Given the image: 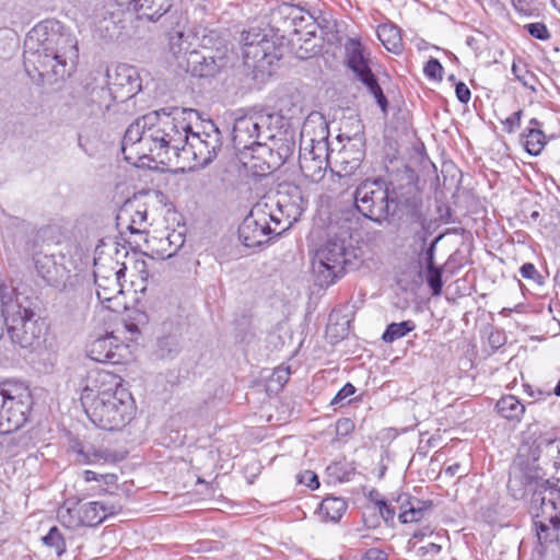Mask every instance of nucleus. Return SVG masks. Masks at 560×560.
<instances>
[{
    "label": "nucleus",
    "instance_id": "nucleus-30",
    "mask_svg": "<svg viewBox=\"0 0 560 560\" xmlns=\"http://www.w3.org/2000/svg\"><path fill=\"white\" fill-rule=\"evenodd\" d=\"M377 36L388 51H400L402 42L398 27L389 24L380 25L377 28Z\"/></svg>",
    "mask_w": 560,
    "mask_h": 560
},
{
    "label": "nucleus",
    "instance_id": "nucleus-48",
    "mask_svg": "<svg viewBox=\"0 0 560 560\" xmlns=\"http://www.w3.org/2000/svg\"><path fill=\"white\" fill-rule=\"evenodd\" d=\"M525 30L535 38L546 40L550 37V33L544 23H529L526 24Z\"/></svg>",
    "mask_w": 560,
    "mask_h": 560
},
{
    "label": "nucleus",
    "instance_id": "nucleus-29",
    "mask_svg": "<svg viewBox=\"0 0 560 560\" xmlns=\"http://www.w3.org/2000/svg\"><path fill=\"white\" fill-rule=\"evenodd\" d=\"M347 510V502L337 497L325 498L319 506V513L327 521L338 522Z\"/></svg>",
    "mask_w": 560,
    "mask_h": 560
},
{
    "label": "nucleus",
    "instance_id": "nucleus-41",
    "mask_svg": "<svg viewBox=\"0 0 560 560\" xmlns=\"http://www.w3.org/2000/svg\"><path fill=\"white\" fill-rule=\"evenodd\" d=\"M42 541L46 547L52 548L58 558L66 552V540L57 526H52L49 532L42 537Z\"/></svg>",
    "mask_w": 560,
    "mask_h": 560
},
{
    "label": "nucleus",
    "instance_id": "nucleus-28",
    "mask_svg": "<svg viewBox=\"0 0 560 560\" xmlns=\"http://www.w3.org/2000/svg\"><path fill=\"white\" fill-rule=\"evenodd\" d=\"M495 409L503 418L517 422L521 421L522 416L525 412V406L513 395L501 397L497 401Z\"/></svg>",
    "mask_w": 560,
    "mask_h": 560
},
{
    "label": "nucleus",
    "instance_id": "nucleus-58",
    "mask_svg": "<svg viewBox=\"0 0 560 560\" xmlns=\"http://www.w3.org/2000/svg\"><path fill=\"white\" fill-rule=\"evenodd\" d=\"M455 93H456L457 100L460 103L467 104L470 101V97H471L470 90L464 82L455 83Z\"/></svg>",
    "mask_w": 560,
    "mask_h": 560
},
{
    "label": "nucleus",
    "instance_id": "nucleus-43",
    "mask_svg": "<svg viewBox=\"0 0 560 560\" xmlns=\"http://www.w3.org/2000/svg\"><path fill=\"white\" fill-rule=\"evenodd\" d=\"M164 15H165L164 23L167 28V33L186 28L188 20H187L185 12L182 9H178V8L173 9V7H172L170 9V11L166 12Z\"/></svg>",
    "mask_w": 560,
    "mask_h": 560
},
{
    "label": "nucleus",
    "instance_id": "nucleus-13",
    "mask_svg": "<svg viewBox=\"0 0 560 560\" xmlns=\"http://www.w3.org/2000/svg\"><path fill=\"white\" fill-rule=\"evenodd\" d=\"M268 205L255 206L249 214L243 220L238 226V238L246 247L260 246L268 242L269 235L276 232V228H271L267 220Z\"/></svg>",
    "mask_w": 560,
    "mask_h": 560
},
{
    "label": "nucleus",
    "instance_id": "nucleus-39",
    "mask_svg": "<svg viewBox=\"0 0 560 560\" xmlns=\"http://www.w3.org/2000/svg\"><path fill=\"white\" fill-rule=\"evenodd\" d=\"M57 517L67 528L74 529L82 526V515L79 504H74L73 506L63 505L59 508Z\"/></svg>",
    "mask_w": 560,
    "mask_h": 560
},
{
    "label": "nucleus",
    "instance_id": "nucleus-31",
    "mask_svg": "<svg viewBox=\"0 0 560 560\" xmlns=\"http://www.w3.org/2000/svg\"><path fill=\"white\" fill-rule=\"evenodd\" d=\"M180 350L182 346L179 334L171 332L158 339L156 353L161 359H174Z\"/></svg>",
    "mask_w": 560,
    "mask_h": 560
},
{
    "label": "nucleus",
    "instance_id": "nucleus-54",
    "mask_svg": "<svg viewBox=\"0 0 560 560\" xmlns=\"http://www.w3.org/2000/svg\"><path fill=\"white\" fill-rule=\"evenodd\" d=\"M299 482L307 486L308 488H311L313 490L317 489L320 485L319 480H318V476L311 470H305L303 474H301L299 476Z\"/></svg>",
    "mask_w": 560,
    "mask_h": 560
},
{
    "label": "nucleus",
    "instance_id": "nucleus-45",
    "mask_svg": "<svg viewBox=\"0 0 560 560\" xmlns=\"http://www.w3.org/2000/svg\"><path fill=\"white\" fill-rule=\"evenodd\" d=\"M512 73L515 75V79L518 80L525 88L536 92L535 83L537 78L534 73L529 72L528 70L523 71L515 63L512 66Z\"/></svg>",
    "mask_w": 560,
    "mask_h": 560
},
{
    "label": "nucleus",
    "instance_id": "nucleus-40",
    "mask_svg": "<svg viewBox=\"0 0 560 560\" xmlns=\"http://www.w3.org/2000/svg\"><path fill=\"white\" fill-rule=\"evenodd\" d=\"M416 328V324L412 320H404L400 323L389 324L383 332L382 340L390 343L399 338L405 337L407 334Z\"/></svg>",
    "mask_w": 560,
    "mask_h": 560
},
{
    "label": "nucleus",
    "instance_id": "nucleus-49",
    "mask_svg": "<svg viewBox=\"0 0 560 560\" xmlns=\"http://www.w3.org/2000/svg\"><path fill=\"white\" fill-rule=\"evenodd\" d=\"M147 221V210L145 209H137L135 213L131 215L130 223L128 225V230L131 233H141V226Z\"/></svg>",
    "mask_w": 560,
    "mask_h": 560
},
{
    "label": "nucleus",
    "instance_id": "nucleus-18",
    "mask_svg": "<svg viewBox=\"0 0 560 560\" xmlns=\"http://www.w3.org/2000/svg\"><path fill=\"white\" fill-rule=\"evenodd\" d=\"M243 58L245 60L253 59L260 61L269 56V49L272 47L270 40L260 32L253 33L250 31L242 33Z\"/></svg>",
    "mask_w": 560,
    "mask_h": 560
},
{
    "label": "nucleus",
    "instance_id": "nucleus-57",
    "mask_svg": "<svg viewBox=\"0 0 560 560\" xmlns=\"http://www.w3.org/2000/svg\"><path fill=\"white\" fill-rule=\"evenodd\" d=\"M441 546L435 542H430L425 546H421L417 550V555L419 557H430L428 560H431L432 557L436 556L441 551Z\"/></svg>",
    "mask_w": 560,
    "mask_h": 560
},
{
    "label": "nucleus",
    "instance_id": "nucleus-4",
    "mask_svg": "<svg viewBox=\"0 0 560 560\" xmlns=\"http://www.w3.org/2000/svg\"><path fill=\"white\" fill-rule=\"evenodd\" d=\"M281 117L264 109H250L234 120L232 142L241 154L245 166L255 174H266L273 170L266 155L272 156L268 141H275Z\"/></svg>",
    "mask_w": 560,
    "mask_h": 560
},
{
    "label": "nucleus",
    "instance_id": "nucleus-36",
    "mask_svg": "<svg viewBox=\"0 0 560 560\" xmlns=\"http://www.w3.org/2000/svg\"><path fill=\"white\" fill-rule=\"evenodd\" d=\"M96 285L97 299L102 302H110L116 295L122 293L121 280L106 279L104 281H94Z\"/></svg>",
    "mask_w": 560,
    "mask_h": 560
},
{
    "label": "nucleus",
    "instance_id": "nucleus-44",
    "mask_svg": "<svg viewBox=\"0 0 560 560\" xmlns=\"http://www.w3.org/2000/svg\"><path fill=\"white\" fill-rule=\"evenodd\" d=\"M442 235L436 236L431 243L425 246V237L422 238V253L420 255V262L425 267L436 266L434 261L435 249L438 243L441 241Z\"/></svg>",
    "mask_w": 560,
    "mask_h": 560
},
{
    "label": "nucleus",
    "instance_id": "nucleus-10",
    "mask_svg": "<svg viewBox=\"0 0 560 560\" xmlns=\"http://www.w3.org/2000/svg\"><path fill=\"white\" fill-rule=\"evenodd\" d=\"M345 49L348 67L353 71L355 78L374 96L376 104L380 106L383 114L386 115L388 101L369 66V54L365 51V48L358 39L349 38Z\"/></svg>",
    "mask_w": 560,
    "mask_h": 560
},
{
    "label": "nucleus",
    "instance_id": "nucleus-26",
    "mask_svg": "<svg viewBox=\"0 0 560 560\" xmlns=\"http://www.w3.org/2000/svg\"><path fill=\"white\" fill-rule=\"evenodd\" d=\"M125 264H119L112 257L94 259V281H104V278L121 280L126 272Z\"/></svg>",
    "mask_w": 560,
    "mask_h": 560
},
{
    "label": "nucleus",
    "instance_id": "nucleus-16",
    "mask_svg": "<svg viewBox=\"0 0 560 560\" xmlns=\"http://www.w3.org/2000/svg\"><path fill=\"white\" fill-rule=\"evenodd\" d=\"M276 206L280 215L285 217V225L282 231H287L300 219L305 210L306 201L299 188L294 187L290 196L280 195Z\"/></svg>",
    "mask_w": 560,
    "mask_h": 560
},
{
    "label": "nucleus",
    "instance_id": "nucleus-7",
    "mask_svg": "<svg viewBox=\"0 0 560 560\" xmlns=\"http://www.w3.org/2000/svg\"><path fill=\"white\" fill-rule=\"evenodd\" d=\"M397 185L377 177L363 180L354 190V206L366 219L383 225L390 224L397 215L394 205V191Z\"/></svg>",
    "mask_w": 560,
    "mask_h": 560
},
{
    "label": "nucleus",
    "instance_id": "nucleus-42",
    "mask_svg": "<svg viewBox=\"0 0 560 560\" xmlns=\"http://www.w3.org/2000/svg\"><path fill=\"white\" fill-rule=\"evenodd\" d=\"M425 282L433 296H440L443 288V267L431 266L424 270Z\"/></svg>",
    "mask_w": 560,
    "mask_h": 560
},
{
    "label": "nucleus",
    "instance_id": "nucleus-22",
    "mask_svg": "<svg viewBox=\"0 0 560 560\" xmlns=\"http://www.w3.org/2000/svg\"><path fill=\"white\" fill-rule=\"evenodd\" d=\"M113 85L125 90L126 95L133 96L142 90L138 70L128 65H119L115 70Z\"/></svg>",
    "mask_w": 560,
    "mask_h": 560
},
{
    "label": "nucleus",
    "instance_id": "nucleus-32",
    "mask_svg": "<svg viewBox=\"0 0 560 560\" xmlns=\"http://www.w3.org/2000/svg\"><path fill=\"white\" fill-rule=\"evenodd\" d=\"M110 92L107 88L95 85L86 88L85 102L91 107L90 113L94 114L103 108H108L107 101L109 100Z\"/></svg>",
    "mask_w": 560,
    "mask_h": 560
},
{
    "label": "nucleus",
    "instance_id": "nucleus-23",
    "mask_svg": "<svg viewBox=\"0 0 560 560\" xmlns=\"http://www.w3.org/2000/svg\"><path fill=\"white\" fill-rule=\"evenodd\" d=\"M82 515V526H96L108 515L115 514L120 508L107 505L105 503L93 501L79 505Z\"/></svg>",
    "mask_w": 560,
    "mask_h": 560
},
{
    "label": "nucleus",
    "instance_id": "nucleus-1",
    "mask_svg": "<svg viewBox=\"0 0 560 560\" xmlns=\"http://www.w3.org/2000/svg\"><path fill=\"white\" fill-rule=\"evenodd\" d=\"M198 112L192 108L164 107L138 117L125 131L121 151L127 161L132 158L129 150L139 158L155 155L163 162L174 156L191 155L195 166L205 167L210 164L221 149V132L209 121L202 132H192L186 121Z\"/></svg>",
    "mask_w": 560,
    "mask_h": 560
},
{
    "label": "nucleus",
    "instance_id": "nucleus-47",
    "mask_svg": "<svg viewBox=\"0 0 560 560\" xmlns=\"http://www.w3.org/2000/svg\"><path fill=\"white\" fill-rule=\"evenodd\" d=\"M354 393L355 387L351 383H347L341 389L338 390V393L331 399L330 405L345 406L350 402V400H347V398L352 396Z\"/></svg>",
    "mask_w": 560,
    "mask_h": 560
},
{
    "label": "nucleus",
    "instance_id": "nucleus-2",
    "mask_svg": "<svg viewBox=\"0 0 560 560\" xmlns=\"http://www.w3.org/2000/svg\"><path fill=\"white\" fill-rule=\"evenodd\" d=\"M24 67L30 66L42 79L57 82L70 77L79 58L78 42L54 20L36 24L24 40Z\"/></svg>",
    "mask_w": 560,
    "mask_h": 560
},
{
    "label": "nucleus",
    "instance_id": "nucleus-27",
    "mask_svg": "<svg viewBox=\"0 0 560 560\" xmlns=\"http://www.w3.org/2000/svg\"><path fill=\"white\" fill-rule=\"evenodd\" d=\"M310 154H300L299 164L302 174L305 178L310 179L313 183L320 182L326 173L328 167V159L326 156H320V159H315L308 156Z\"/></svg>",
    "mask_w": 560,
    "mask_h": 560
},
{
    "label": "nucleus",
    "instance_id": "nucleus-25",
    "mask_svg": "<svg viewBox=\"0 0 560 560\" xmlns=\"http://www.w3.org/2000/svg\"><path fill=\"white\" fill-rule=\"evenodd\" d=\"M364 159V151L355 144L345 145L339 152V176H351L361 166Z\"/></svg>",
    "mask_w": 560,
    "mask_h": 560
},
{
    "label": "nucleus",
    "instance_id": "nucleus-60",
    "mask_svg": "<svg viewBox=\"0 0 560 560\" xmlns=\"http://www.w3.org/2000/svg\"><path fill=\"white\" fill-rule=\"evenodd\" d=\"M365 560H387L388 555L378 548H370L364 553Z\"/></svg>",
    "mask_w": 560,
    "mask_h": 560
},
{
    "label": "nucleus",
    "instance_id": "nucleus-33",
    "mask_svg": "<svg viewBox=\"0 0 560 560\" xmlns=\"http://www.w3.org/2000/svg\"><path fill=\"white\" fill-rule=\"evenodd\" d=\"M432 508L433 503L431 500L417 499V501H413V505L411 504L408 508L407 512L399 513L398 518L404 524L419 522L425 517Z\"/></svg>",
    "mask_w": 560,
    "mask_h": 560
},
{
    "label": "nucleus",
    "instance_id": "nucleus-52",
    "mask_svg": "<svg viewBox=\"0 0 560 560\" xmlns=\"http://www.w3.org/2000/svg\"><path fill=\"white\" fill-rule=\"evenodd\" d=\"M267 220L268 222H272L275 224L273 228H276V232L272 234L280 235L284 231H282V228L285 225V217H281L278 212V208L276 210H269L267 211Z\"/></svg>",
    "mask_w": 560,
    "mask_h": 560
},
{
    "label": "nucleus",
    "instance_id": "nucleus-8",
    "mask_svg": "<svg viewBox=\"0 0 560 560\" xmlns=\"http://www.w3.org/2000/svg\"><path fill=\"white\" fill-rule=\"evenodd\" d=\"M32 395L23 384L0 383V433L8 435L21 429L32 409Z\"/></svg>",
    "mask_w": 560,
    "mask_h": 560
},
{
    "label": "nucleus",
    "instance_id": "nucleus-46",
    "mask_svg": "<svg viewBox=\"0 0 560 560\" xmlns=\"http://www.w3.org/2000/svg\"><path fill=\"white\" fill-rule=\"evenodd\" d=\"M427 78L441 81L443 78L444 69L441 62L435 58H430L423 68Z\"/></svg>",
    "mask_w": 560,
    "mask_h": 560
},
{
    "label": "nucleus",
    "instance_id": "nucleus-19",
    "mask_svg": "<svg viewBox=\"0 0 560 560\" xmlns=\"http://www.w3.org/2000/svg\"><path fill=\"white\" fill-rule=\"evenodd\" d=\"M37 273L49 284L57 287L65 277L66 268L55 255L37 254L34 257Z\"/></svg>",
    "mask_w": 560,
    "mask_h": 560
},
{
    "label": "nucleus",
    "instance_id": "nucleus-24",
    "mask_svg": "<svg viewBox=\"0 0 560 560\" xmlns=\"http://www.w3.org/2000/svg\"><path fill=\"white\" fill-rule=\"evenodd\" d=\"M173 7L172 0H135L131 9L151 22H156Z\"/></svg>",
    "mask_w": 560,
    "mask_h": 560
},
{
    "label": "nucleus",
    "instance_id": "nucleus-38",
    "mask_svg": "<svg viewBox=\"0 0 560 560\" xmlns=\"http://www.w3.org/2000/svg\"><path fill=\"white\" fill-rule=\"evenodd\" d=\"M78 453L80 455L81 462L84 464H100V463H108V462H116L115 455L105 448L96 450L94 447H90L88 450H84L83 447L78 450Z\"/></svg>",
    "mask_w": 560,
    "mask_h": 560
},
{
    "label": "nucleus",
    "instance_id": "nucleus-34",
    "mask_svg": "<svg viewBox=\"0 0 560 560\" xmlns=\"http://www.w3.org/2000/svg\"><path fill=\"white\" fill-rule=\"evenodd\" d=\"M523 137V145L530 155H538L546 145V136L539 128H527Z\"/></svg>",
    "mask_w": 560,
    "mask_h": 560
},
{
    "label": "nucleus",
    "instance_id": "nucleus-53",
    "mask_svg": "<svg viewBox=\"0 0 560 560\" xmlns=\"http://www.w3.org/2000/svg\"><path fill=\"white\" fill-rule=\"evenodd\" d=\"M523 116V110L518 109L514 112L511 116H509L503 122L504 130L508 133L514 132L521 125V119Z\"/></svg>",
    "mask_w": 560,
    "mask_h": 560
},
{
    "label": "nucleus",
    "instance_id": "nucleus-61",
    "mask_svg": "<svg viewBox=\"0 0 560 560\" xmlns=\"http://www.w3.org/2000/svg\"><path fill=\"white\" fill-rule=\"evenodd\" d=\"M166 240H167V242L170 243V245L175 244V248H174V250H173V252H170V253H168V255H167L168 257H171V256H173V255H174V254H175V253L180 248V246L184 244V238H183V236H182V234H180V233H175V232H173L172 234H170V235L167 236V238H166Z\"/></svg>",
    "mask_w": 560,
    "mask_h": 560
},
{
    "label": "nucleus",
    "instance_id": "nucleus-9",
    "mask_svg": "<svg viewBox=\"0 0 560 560\" xmlns=\"http://www.w3.org/2000/svg\"><path fill=\"white\" fill-rule=\"evenodd\" d=\"M402 178L406 184L397 185L394 191V205L392 209H396L397 215L395 220H404L410 224H420L424 228L427 223V214L423 209V200L421 192L416 184L417 175L410 167H405Z\"/></svg>",
    "mask_w": 560,
    "mask_h": 560
},
{
    "label": "nucleus",
    "instance_id": "nucleus-3",
    "mask_svg": "<svg viewBox=\"0 0 560 560\" xmlns=\"http://www.w3.org/2000/svg\"><path fill=\"white\" fill-rule=\"evenodd\" d=\"M80 400L90 420L109 431L126 427L137 410L132 395L122 386L121 377L107 371L89 374Z\"/></svg>",
    "mask_w": 560,
    "mask_h": 560
},
{
    "label": "nucleus",
    "instance_id": "nucleus-59",
    "mask_svg": "<svg viewBox=\"0 0 560 560\" xmlns=\"http://www.w3.org/2000/svg\"><path fill=\"white\" fill-rule=\"evenodd\" d=\"M413 501H417V498L411 497L407 493H401L395 499V502L397 504L396 509L399 510V513L407 512L408 508L411 504L413 505Z\"/></svg>",
    "mask_w": 560,
    "mask_h": 560
},
{
    "label": "nucleus",
    "instance_id": "nucleus-12",
    "mask_svg": "<svg viewBox=\"0 0 560 560\" xmlns=\"http://www.w3.org/2000/svg\"><path fill=\"white\" fill-rule=\"evenodd\" d=\"M530 511L534 518L537 539L540 546L559 540L560 506L544 501V497L532 494Z\"/></svg>",
    "mask_w": 560,
    "mask_h": 560
},
{
    "label": "nucleus",
    "instance_id": "nucleus-5",
    "mask_svg": "<svg viewBox=\"0 0 560 560\" xmlns=\"http://www.w3.org/2000/svg\"><path fill=\"white\" fill-rule=\"evenodd\" d=\"M0 311L12 342L21 348L39 345L43 334L39 317L30 305L23 304L15 289L5 283H0Z\"/></svg>",
    "mask_w": 560,
    "mask_h": 560
},
{
    "label": "nucleus",
    "instance_id": "nucleus-15",
    "mask_svg": "<svg viewBox=\"0 0 560 560\" xmlns=\"http://www.w3.org/2000/svg\"><path fill=\"white\" fill-rule=\"evenodd\" d=\"M188 67L192 75L199 78H210L219 73L228 65V57L224 52L218 48L217 54L211 50H207L201 54L196 50H191L187 58Z\"/></svg>",
    "mask_w": 560,
    "mask_h": 560
},
{
    "label": "nucleus",
    "instance_id": "nucleus-20",
    "mask_svg": "<svg viewBox=\"0 0 560 560\" xmlns=\"http://www.w3.org/2000/svg\"><path fill=\"white\" fill-rule=\"evenodd\" d=\"M520 451L523 452L524 458L532 459L535 457L537 462L550 460L553 454L560 453V440L551 438L548 434H540L535 439L532 445L522 447Z\"/></svg>",
    "mask_w": 560,
    "mask_h": 560
},
{
    "label": "nucleus",
    "instance_id": "nucleus-51",
    "mask_svg": "<svg viewBox=\"0 0 560 560\" xmlns=\"http://www.w3.org/2000/svg\"><path fill=\"white\" fill-rule=\"evenodd\" d=\"M375 504L380 510L381 516L386 523L394 520L396 514V506L390 505L386 500L383 499L375 501Z\"/></svg>",
    "mask_w": 560,
    "mask_h": 560
},
{
    "label": "nucleus",
    "instance_id": "nucleus-63",
    "mask_svg": "<svg viewBox=\"0 0 560 560\" xmlns=\"http://www.w3.org/2000/svg\"><path fill=\"white\" fill-rule=\"evenodd\" d=\"M289 375V369H277L272 374V378H276L280 386H283L288 382Z\"/></svg>",
    "mask_w": 560,
    "mask_h": 560
},
{
    "label": "nucleus",
    "instance_id": "nucleus-14",
    "mask_svg": "<svg viewBox=\"0 0 560 560\" xmlns=\"http://www.w3.org/2000/svg\"><path fill=\"white\" fill-rule=\"evenodd\" d=\"M86 355L98 363L119 364L124 360L126 346L113 334L95 337L86 345Z\"/></svg>",
    "mask_w": 560,
    "mask_h": 560
},
{
    "label": "nucleus",
    "instance_id": "nucleus-62",
    "mask_svg": "<svg viewBox=\"0 0 560 560\" xmlns=\"http://www.w3.org/2000/svg\"><path fill=\"white\" fill-rule=\"evenodd\" d=\"M13 439L8 438L7 433H0V457L3 454L11 453V446L13 445Z\"/></svg>",
    "mask_w": 560,
    "mask_h": 560
},
{
    "label": "nucleus",
    "instance_id": "nucleus-6",
    "mask_svg": "<svg viewBox=\"0 0 560 560\" xmlns=\"http://www.w3.org/2000/svg\"><path fill=\"white\" fill-rule=\"evenodd\" d=\"M354 248L350 241L342 235L329 237L315 253L312 262L315 284L327 288L334 284L346 272L352 268V260L355 258Z\"/></svg>",
    "mask_w": 560,
    "mask_h": 560
},
{
    "label": "nucleus",
    "instance_id": "nucleus-11",
    "mask_svg": "<svg viewBox=\"0 0 560 560\" xmlns=\"http://www.w3.org/2000/svg\"><path fill=\"white\" fill-rule=\"evenodd\" d=\"M550 460L537 462V458H524L522 451L518 452L515 466L510 472L508 481V489L515 499H521L525 494L523 485H535L538 488L539 483L546 480L547 467Z\"/></svg>",
    "mask_w": 560,
    "mask_h": 560
},
{
    "label": "nucleus",
    "instance_id": "nucleus-50",
    "mask_svg": "<svg viewBox=\"0 0 560 560\" xmlns=\"http://www.w3.org/2000/svg\"><path fill=\"white\" fill-rule=\"evenodd\" d=\"M520 272L523 278L533 280L538 284H542L544 277L537 271L536 267L532 262H525L520 268Z\"/></svg>",
    "mask_w": 560,
    "mask_h": 560
},
{
    "label": "nucleus",
    "instance_id": "nucleus-56",
    "mask_svg": "<svg viewBox=\"0 0 560 560\" xmlns=\"http://www.w3.org/2000/svg\"><path fill=\"white\" fill-rule=\"evenodd\" d=\"M315 20L317 23V28H319L323 34H329L334 31V28H335L334 21L326 18L320 12L318 13V15H315Z\"/></svg>",
    "mask_w": 560,
    "mask_h": 560
},
{
    "label": "nucleus",
    "instance_id": "nucleus-17",
    "mask_svg": "<svg viewBox=\"0 0 560 560\" xmlns=\"http://www.w3.org/2000/svg\"><path fill=\"white\" fill-rule=\"evenodd\" d=\"M122 16L124 12L120 9L112 11L104 8L96 18L95 32L107 40L118 37L125 28Z\"/></svg>",
    "mask_w": 560,
    "mask_h": 560
},
{
    "label": "nucleus",
    "instance_id": "nucleus-55",
    "mask_svg": "<svg viewBox=\"0 0 560 560\" xmlns=\"http://www.w3.org/2000/svg\"><path fill=\"white\" fill-rule=\"evenodd\" d=\"M354 429V423L349 418H341L336 422V434L338 436H347Z\"/></svg>",
    "mask_w": 560,
    "mask_h": 560
},
{
    "label": "nucleus",
    "instance_id": "nucleus-64",
    "mask_svg": "<svg viewBox=\"0 0 560 560\" xmlns=\"http://www.w3.org/2000/svg\"><path fill=\"white\" fill-rule=\"evenodd\" d=\"M503 339V336L499 331L491 332L489 336V343L492 349H499L504 343Z\"/></svg>",
    "mask_w": 560,
    "mask_h": 560
},
{
    "label": "nucleus",
    "instance_id": "nucleus-37",
    "mask_svg": "<svg viewBox=\"0 0 560 560\" xmlns=\"http://www.w3.org/2000/svg\"><path fill=\"white\" fill-rule=\"evenodd\" d=\"M189 38V34H186L185 30L168 32L170 50L175 57H179L191 51V43Z\"/></svg>",
    "mask_w": 560,
    "mask_h": 560
},
{
    "label": "nucleus",
    "instance_id": "nucleus-35",
    "mask_svg": "<svg viewBox=\"0 0 560 560\" xmlns=\"http://www.w3.org/2000/svg\"><path fill=\"white\" fill-rule=\"evenodd\" d=\"M319 139H311V149H304V151L300 152V154H310L308 156H313L315 159H320V156H326L328 159V127L325 121H320L319 124Z\"/></svg>",
    "mask_w": 560,
    "mask_h": 560
},
{
    "label": "nucleus",
    "instance_id": "nucleus-21",
    "mask_svg": "<svg viewBox=\"0 0 560 560\" xmlns=\"http://www.w3.org/2000/svg\"><path fill=\"white\" fill-rule=\"evenodd\" d=\"M273 16L284 18L285 23L293 26L294 33H303L305 23L307 26L315 23V14L298 5L284 4L273 12Z\"/></svg>",
    "mask_w": 560,
    "mask_h": 560
}]
</instances>
